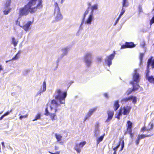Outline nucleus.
<instances>
[{"label":"nucleus","instance_id":"obj_62","mask_svg":"<svg viewBox=\"0 0 154 154\" xmlns=\"http://www.w3.org/2000/svg\"><path fill=\"white\" fill-rule=\"evenodd\" d=\"M91 3H88V6H91Z\"/></svg>","mask_w":154,"mask_h":154},{"label":"nucleus","instance_id":"obj_13","mask_svg":"<svg viewBox=\"0 0 154 154\" xmlns=\"http://www.w3.org/2000/svg\"><path fill=\"white\" fill-rule=\"evenodd\" d=\"M54 14L55 16V20L56 21H60L63 18V16L60 13V10L58 11H54Z\"/></svg>","mask_w":154,"mask_h":154},{"label":"nucleus","instance_id":"obj_38","mask_svg":"<svg viewBox=\"0 0 154 154\" xmlns=\"http://www.w3.org/2000/svg\"><path fill=\"white\" fill-rule=\"evenodd\" d=\"M121 144H122L121 148L120 150L119 151H122L124 147L125 144H124V141L123 140H122Z\"/></svg>","mask_w":154,"mask_h":154},{"label":"nucleus","instance_id":"obj_63","mask_svg":"<svg viewBox=\"0 0 154 154\" xmlns=\"http://www.w3.org/2000/svg\"><path fill=\"white\" fill-rule=\"evenodd\" d=\"M113 154H116V152L115 151H114Z\"/></svg>","mask_w":154,"mask_h":154},{"label":"nucleus","instance_id":"obj_54","mask_svg":"<svg viewBox=\"0 0 154 154\" xmlns=\"http://www.w3.org/2000/svg\"><path fill=\"white\" fill-rule=\"evenodd\" d=\"M139 142L140 141L136 140L135 141V143L136 145H137L139 143Z\"/></svg>","mask_w":154,"mask_h":154},{"label":"nucleus","instance_id":"obj_42","mask_svg":"<svg viewBox=\"0 0 154 154\" xmlns=\"http://www.w3.org/2000/svg\"><path fill=\"white\" fill-rule=\"evenodd\" d=\"M154 23V16L150 20L149 24L151 26L152 24Z\"/></svg>","mask_w":154,"mask_h":154},{"label":"nucleus","instance_id":"obj_22","mask_svg":"<svg viewBox=\"0 0 154 154\" xmlns=\"http://www.w3.org/2000/svg\"><path fill=\"white\" fill-rule=\"evenodd\" d=\"M146 79L150 83L154 84V78L153 76L148 77Z\"/></svg>","mask_w":154,"mask_h":154},{"label":"nucleus","instance_id":"obj_21","mask_svg":"<svg viewBox=\"0 0 154 154\" xmlns=\"http://www.w3.org/2000/svg\"><path fill=\"white\" fill-rule=\"evenodd\" d=\"M104 136L105 134H103L97 139V145L99 144L100 142L102 141L103 140Z\"/></svg>","mask_w":154,"mask_h":154},{"label":"nucleus","instance_id":"obj_59","mask_svg":"<svg viewBox=\"0 0 154 154\" xmlns=\"http://www.w3.org/2000/svg\"><path fill=\"white\" fill-rule=\"evenodd\" d=\"M2 146L3 147L5 148V146L4 145V142H2Z\"/></svg>","mask_w":154,"mask_h":154},{"label":"nucleus","instance_id":"obj_53","mask_svg":"<svg viewBox=\"0 0 154 154\" xmlns=\"http://www.w3.org/2000/svg\"><path fill=\"white\" fill-rule=\"evenodd\" d=\"M121 143V141H119V142L118 143L117 145L116 146H117L118 147H119L120 146Z\"/></svg>","mask_w":154,"mask_h":154},{"label":"nucleus","instance_id":"obj_28","mask_svg":"<svg viewBox=\"0 0 154 154\" xmlns=\"http://www.w3.org/2000/svg\"><path fill=\"white\" fill-rule=\"evenodd\" d=\"M128 6V3L127 2V0H123L122 3V8L127 7Z\"/></svg>","mask_w":154,"mask_h":154},{"label":"nucleus","instance_id":"obj_61","mask_svg":"<svg viewBox=\"0 0 154 154\" xmlns=\"http://www.w3.org/2000/svg\"><path fill=\"white\" fill-rule=\"evenodd\" d=\"M122 15L121 14H120L119 16L118 17H119V18H120L121 16H122Z\"/></svg>","mask_w":154,"mask_h":154},{"label":"nucleus","instance_id":"obj_5","mask_svg":"<svg viewBox=\"0 0 154 154\" xmlns=\"http://www.w3.org/2000/svg\"><path fill=\"white\" fill-rule=\"evenodd\" d=\"M92 57V54L90 53H87L84 56L85 62L88 66H90L91 63L92 61L91 59Z\"/></svg>","mask_w":154,"mask_h":154},{"label":"nucleus","instance_id":"obj_12","mask_svg":"<svg viewBox=\"0 0 154 154\" xmlns=\"http://www.w3.org/2000/svg\"><path fill=\"white\" fill-rule=\"evenodd\" d=\"M137 70L136 69L134 71V74L133 76V81L137 83L139 82L140 79L139 74L137 73Z\"/></svg>","mask_w":154,"mask_h":154},{"label":"nucleus","instance_id":"obj_8","mask_svg":"<svg viewBox=\"0 0 154 154\" xmlns=\"http://www.w3.org/2000/svg\"><path fill=\"white\" fill-rule=\"evenodd\" d=\"M135 45L134 44V42H126L124 45H122L121 46V49H123L127 48H132L134 47Z\"/></svg>","mask_w":154,"mask_h":154},{"label":"nucleus","instance_id":"obj_33","mask_svg":"<svg viewBox=\"0 0 154 154\" xmlns=\"http://www.w3.org/2000/svg\"><path fill=\"white\" fill-rule=\"evenodd\" d=\"M132 90V89H131V88H129L126 92L127 95H128L130 94L132 91H134L133 90Z\"/></svg>","mask_w":154,"mask_h":154},{"label":"nucleus","instance_id":"obj_40","mask_svg":"<svg viewBox=\"0 0 154 154\" xmlns=\"http://www.w3.org/2000/svg\"><path fill=\"white\" fill-rule=\"evenodd\" d=\"M138 12L139 13L143 12L142 8L141 5H139L138 7Z\"/></svg>","mask_w":154,"mask_h":154},{"label":"nucleus","instance_id":"obj_52","mask_svg":"<svg viewBox=\"0 0 154 154\" xmlns=\"http://www.w3.org/2000/svg\"><path fill=\"white\" fill-rule=\"evenodd\" d=\"M120 19V18H119L118 17V18L116 19V23H115V25H116V23H117L119 21Z\"/></svg>","mask_w":154,"mask_h":154},{"label":"nucleus","instance_id":"obj_46","mask_svg":"<svg viewBox=\"0 0 154 154\" xmlns=\"http://www.w3.org/2000/svg\"><path fill=\"white\" fill-rule=\"evenodd\" d=\"M48 152L50 153L51 154H60V151H57L55 152H51L50 151H49Z\"/></svg>","mask_w":154,"mask_h":154},{"label":"nucleus","instance_id":"obj_17","mask_svg":"<svg viewBox=\"0 0 154 154\" xmlns=\"http://www.w3.org/2000/svg\"><path fill=\"white\" fill-rule=\"evenodd\" d=\"M120 106V105L119 103V102L118 100L115 101L114 102L113 104V107L114 110L115 111H116Z\"/></svg>","mask_w":154,"mask_h":154},{"label":"nucleus","instance_id":"obj_36","mask_svg":"<svg viewBox=\"0 0 154 154\" xmlns=\"http://www.w3.org/2000/svg\"><path fill=\"white\" fill-rule=\"evenodd\" d=\"M86 143V142L85 141H84L80 143H78V144L79 145V146L82 148L85 145Z\"/></svg>","mask_w":154,"mask_h":154},{"label":"nucleus","instance_id":"obj_9","mask_svg":"<svg viewBox=\"0 0 154 154\" xmlns=\"http://www.w3.org/2000/svg\"><path fill=\"white\" fill-rule=\"evenodd\" d=\"M116 53L115 51H113V53L107 57V59L105 60V62H107V65L109 66L112 64V61L114 58Z\"/></svg>","mask_w":154,"mask_h":154},{"label":"nucleus","instance_id":"obj_11","mask_svg":"<svg viewBox=\"0 0 154 154\" xmlns=\"http://www.w3.org/2000/svg\"><path fill=\"white\" fill-rule=\"evenodd\" d=\"M32 22L29 21H28L26 24L23 26H21L19 25V26L23 29L25 31L28 32L31 29V26L32 24Z\"/></svg>","mask_w":154,"mask_h":154},{"label":"nucleus","instance_id":"obj_29","mask_svg":"<svg viewBox=\"0 0 154 154\" xmlns=\"http://www.w3.org/2000/svg\"><path fill=\"white\" fill-rule=\"evenodd\" d=\"M89 8L88 7V8L87 10L85 11V12L84 13V17L83 18V20H82V23L83 22V21L84 20L85 17L86 15H87L88 14V13H89Z\"/></svg>","mask_w":154,"mask_h":154},{"label":"nucleus","instance_id":"obj_57","mask_svg":"<svg viewBox=\"0 0 154 154\" xmlns=\"http://www.w3.org/2000/svg\"><path fill=\"white\" fill-rule=\"evenodd\" d=\"M5 116H4L3 115L2 116H1L0 117V120H2V119Z\"/></svg>","mask_w":154,"mask_h":154},{"label":"nucleus","instance_id":"obj_1","mask_svg":"<svg viewBox=\"0 0 154 154\" xmlns=\"http://www.w3.org/2000/svg\"><path fill=\"white\" fill-rule=\"evenodd\" d=\"M60 104L58 103L57 102L55 99H53L51 100L50 105L51 112L48 110V106H47L45 109V112L44 115L46 116H49L51 119L54 121L57 119L56 112L57 111V108L59 106Z\"/></svg>","mask_w":154,"mask_h":154},{"label":"nucleus","instance_id":"obj_44","mask_svg":"<svg viewBox=\"0 0 154 154\" xmlns=\"http://www.w3.org/2000/svg\"><path fill=\"white\" fill-rule=\"evenodd\" d=\"M146 128L145 126H144L142 127V128L140 130V131L142 132H144V131H146Z\"/></svg>","mask_w":154,"mask_h":154},{"label":"nucleus","instance_id":"obj_48","mask_svg":"<svg viewBox=\"0 0 154 154\" xmlns=\"http://www.w3.org/2000/svg\"><path fill=\"white\" fill-rule=\"evenodd\" d=\"M125 9H124L123 8H122V9L121 12V13L120 14L123 15V14H124V13H125Z\"/></svg>","mask_w":154,"mask_h":154},{"label":"nucleus","instance_id":"obj_24","mask_svg":"<svg viewBox=\"0 0 154 154\" xmlns=\"http://www.w3.org/2000/svg\"><path fill=\"white\" fill-rule=\"evenodd\" d=\"M18 42V41H16L15 38L14 37L12 38V43L13 44L14 46V47H15L17 45Z\"/></svg>","mask_w":154,"mask_h":154},{"label":"nucleus","instance_id":"obj_45","mask_svg":"<svg viewBox=\"0 0 154 154\" xmlns=\"http://www.w3.org/2000/svg\"><path fill=\"white\" fill-rule=\"evenodd\" d=\"M28 116V115L27 114H26L24 116H21L20 117L19 119H22L23 118H26Z\"/></svg>","mask_w":154,"mask_h":154},{"label":"nucleus","instance_id":"obj_37","mask_svg":"<svg viewBox=\"0 0 154 154\" xmlns=\"http://www.w3.org/2000/svg\"><path fill=\"white\" fill-rule=\"evenodd\" d=\"M11 10V8H9L8 11H3L4 14L5 15L8 14L10 12Z\"/></svg>","mask_w":154,"mask_h":154},{"label":"nucleus","instance_id":"obj_64","mask_svg":"<svg viewBox=\"0 0 154 154\" xmlns=\"http://www.w3.org/2000/svg\"><path fill=\"white\" fill-rule=\"evenodd\" d=\"M63 0H62L61 2V3H63Z\"/></svg>","mask_w":154,"mask_h":154},{"label":"nucleus","instance_id":"obj_23","mask_svg":"<svg viewBox=\"0 0 154 154\" xmlns=\"http://www.w3.org/2000/svg\"><path fill=\"white\" fill-rule=\"evenodd\" d=\"M96 109L97 108L96 107L91 109L89 110L88 113L91 116L92 114L96 111Z\"/></svg>","mask_w":154,"mask_h":154},{"label":"nucleus","instance_id":"obj_19","mask_svg":"<svg viewBox=\"0 0 154 154\" xmlns=\"http://www.w3.org/2000/svg\"><path fill=\"white\" fill-rule=\"evenodd\" d=\"M93 17V13H91L89 15L88 17V18L86 22L87 24H90L91 23V22L92 21Z\"/></svg>","mask_w":154,"mask_h":154},{"label":"nucleus","instance_id":"obj_30","mask_svg":"<svg viewBox=\"0 0 154 154\" xmlns=\"http://www.w3.org/2000/svg\"><path fill=\"white\" fill-rule=\"evenodd\" d=\"M11 2V0H7L5 4V7H8L10 5Z\"/></svg>","mask_w":154,"mask_h":154},{"label":"nucleus","instance_id":"obj_16","mask_svg":"<svg viewBox=\"0 0 154 154\" xmlns=\"http://www.w3.org/2000/svg\"><path fill=\"white\" fill-rule=\"evenodd\" d=\"M130 83L133 85L132 90H133L134 91L138 90L140 87V86L138 84H137L136 85H135L133 81L130 82Z\"/></svg>","mask_w":154,"mask_h":154},{"label":"nucleus","instance_id":"obj_14","mask_svg":"<svg viewBox=\"0 0 154 154\" xmlns=\"http://www.w3.org/2000/svg\"><path fill=\"white\" fill-rule=\"evenodd\" d=\"M131 107L128 106H124L122 108L123 110V114L124 115H126L129 114L131 109Z\"/></svg>","mask_w":154,"mask_h":154},{"label":"nucleus","instance_id":"obj_2","mask_svg":"<svg viewBox=\"0 0 154 154\" xmlns=\"http://www.w3.org/2000/svg\"><path fill=\"white\" fill-rule=\"evenodd\" d=\"M29 2L26 5L29 13H34L37 9H40L43 7L42 0H28Z\"/></svg>","mask_w":154,"mask_h":154},{"label":"nucleus","instance_id":"obj_51","mask_svg":"<svg viewBox=\"0 0 154 154\" xmlns=\"http://www.w3.org/2000/svg\"><path fill=\"white\" fill-rule=\"evenodd\" d=\"M118 147L116 146L113 148V150H114V151H115L116 152L117 149L118 148Z\"/></svg>","mask_w":154,"mask_h":154},{"label":"nucleus","instance_id":"obj_35","mask_svg":"<svg viewBox=\"0 0 154 154\" xmlns=\"http://www.w3.org/2000/svg\"><path fill=\"white\" fill-rule=\"evenodd\" d=\"M18 53L17 54L15 55V56L12 58L11 60H9L8 61H11L12 60H17L18 58Z\"/></svg>","mask_w":154,"mask_h":154},{"label":"nucleus","instance_id":"obj_7","mask_svg":"<svg viewBox=\"0 0 154 154\" xmlns=\"http://www.w3.org/2000/svg\"><path fill=\"white\" fill-rule=\"evenodd\" d=\"M29 12L25 5L24 7L19 9V15L20 17L26 16L29 14Z\"/></svg>","mask_w":154,"mask_h":154},{"label":"nucleus","instance_id":"obj_32","mask_svg":"<svg viewBox=\"0 0 154 154\" xmlns=\"http://www.w3.org/2000/svg\"><path fill=\"white\" fill-rule=\"evenodd\" d=\"M148 126H150V127L149 128H146V131H150V130L153 129V125L152 123V124H148Z\"/></svg>","mask_w":154,"mask_h":154},{"label":"nucleus","instance_id":"obj_18","mask_svg":"<svg viewBox=\"0 0 154 154\" xmlns=\"http://www.w3.org/2000/svg\"><path fill=\"white\" fill-rule=\"evenodd\" d=\"M78 153H80L81 150V148L79 146L78 143L76 144L74 148Z\"/></svg>","mask_w":154,"mask_h":154},{"label":"nucleus","instance_id":"obj_4","mask_svg":"<svg viewBox=\"0 0 154 154\" xmlns=\"http://www.w3.org/2000/svg\"><path fill=\"white\" fill-rule=\"evenodd\" d=\"M132 123L130 120H128L126 123V129L125 131V132L124 134H129L130 137L132 138L134 135L132 132Z\"/></svg>","mask_w":154,"mask_h":154},{"label":"nucleus","instance_id":"obj_25","mask_svg":"<svg viewBox=\"0 0 154 154\" xmlns=\"http://www.w3.org/2000/svg\"><path fill=\"white\" fill-rule=\"evenodd\" d=\"M138 135L140 137V138L141 139L144 138L146 137H150L151 136H152V135H150V134L146 135V134H139Z\"/></svg>","mask_w":154,"mask_h":154},{"label":"nucleus","instance_id":"obj_55","mask_svg":"<svg viewBox=\"0 0 154 154\" xmlns=\"http://www.w3.org/2000/svg\"><path fill=\"white\" fill-rule=\"evenodd\" d=\"M141 139L140 138V137L139 136H138V137L136 139V140L140 141V140Z\"/></svg>","mask_w":154,"mask_h":154},{"label":"nucleus","instance_id":"obj_58","mask_svg":"<svg viewBox=\"0 0 154 154\" xmlns=\"http://www.w3.org/2000/svg\"><path fill=\"white\" fill-rule=\"evenodd\" d=\"M95 127L96 128H98L99 127V124L98 123H96V125H95Z\"/></svg>","mask_w":154,"mask_h":154},{"label":"nucleus","instance_id":"obj_49","mask_svg":"<svg viewBox=\"0 0 154 154\" xmlns=\"http://www.w3.org/2000/svg\"><path fill=\"white\" fill-rule=\"evenodd\" d=\"M10 112H11V111H7V112H6L3 115L4 116H7L8 115V114H9L10 113Z\"/></svg>","mask_w":154,"mask_h":154},{"label":"nucleus","instance_id":"obj_26","mask_svg":"<svg viewBox=\"0 0 154 154\" xmlns=\"http://www.w3.org/2000/svg\"><path fill=\"white\" fill-rule=\"evenodd\" d=\"M55 136L56 139L57 140V141L58 142L61 140L62 136L60 134H55Z\"/></svg>","mask_w":154,"mask_h":154},{"label":"nucleus","instance_id":"obj_34","mask_svg":"<svg viewBox=\"0 0 154 154\" xmlns=\"http://www.w3.org/2000/svg\"><path fill=\"white\" fill-rule=\"evenodd\" d=\"M91 9L92 10L91 13H92V12L94 10H96L97 9V5L96 4L94 5L91 7Z\"/></svg>","mask_w":154,"mask_h":154},{"label":"nucleus","instance_id":"obj_10","mask_svg":"<svg viewBox=\"0 0 154 154\" xmlns=\"http://www.w3.org/2000/svg\"><path fill=\"white\" fill-rule=\"evenodd\" d=\"M107 118L105 121V122H108L112 119L114 114V111L109 110H108L107 111Z\"/></svg>","mask_w":154,"mask_h":154},{"label":"nucleus","instance_id":"obj_27","mask_svg":"<svg viewBox=\"0 0 154 154\" xmlns=\"http://www.w3.org/2000/svg\"><path fill=\"white\" fill-rule=\"evenodd\" d=\"M41 115L39 113L37 114L35 117V119L32 120L33 121H36L41 119Z\"/></svg>","mask_w":154,"mask_h":154},{"label":"nucleus","instance_id":"obj_60","mask_svg":"<svg viewBox=\"0 0 154 154\" xmlns=\"http://www.w3.org/2000/svg\"><path fill=\"white\" fill-rule=\"evenodd\" d=\"M122 15L121 14H120L119 16L118 17H119V18H120L121 16H122Z\"/></svg>","mask_w":154,"mask_h":154},{"label":"nucleus","instance_id":"obj_6","mask_svg":"<svg viewBox=\"0 0 154 154\" xmlns=\"http://www.w3.org/2000/svg\"><path fill=\"white\" fill-rule=\"evenodd\" d=\"M132 100V103L135 104L137 101V97H136L133 96H131L128 97H125L121 100V101L122 103H125L130 100Z\"/></svg>","mask_w":154,"mask_h":154},{"label":"nucleus","instance_id":"obj_20","mask_svg":"<svg viewBox=\"0 0 154 154\" xmlns=\"http://www.w3.org/2000/svg\"><path fill=\"white\" fill-rule=\"evenodd\" d=\"M46 83L45 81H44L43 82V85H42V87H43L42 90L41 88L39 91V93L40 94L42 92L45 91H46Z\"/></svg>","mask_w":154,"mask_h":154},{"label":"nucleus","instance_id":"obj_56","mask_svg":"<svg viewBox=\"0 0 154 154\" xmlns=\"http://www.w3.org/2000/svg\"><path fill=\"white\" fill-rule=\"evenodd\" d=\"M54 149L56 150H58V147L57 146H54Z\"/></svg>","mask_w":154,"mask_h":154},{"label":"nucleus","instance_id":"obj_15","mask_svg":"<svg viewBox=\"0 0 154 154\" xmlns=\"http://www.w3.org/2000/svg\"><path fill=\"white\" fill-rule=\"evenodd\" d=\"M122 107H121L119 109L117 113L116 114L115 118L119 120L120 119V117L122 115Z\"/></svg>","mask_w":154,"mask_h":154},{"label":"nucleus","instance_id":"obj_3","mask_svg":"<svg viewBox=\"0 0 154 154\" xmlns=\"http://www.w3.org/2000/svg\"><path fill=\"white\" fill-rule=\"evenodd\" d=\"M55 92L57 95L55 97V99L59 100L60 104L64 103L65 99L67 95L66 91L62 92L60 89H58Z\"/></svg>","mask_w":154,"mask_h":154},{"label":"nucleus","instance_id":"obj_41","mask_svg":"<svg viewBox=\"0 0 154 154\" xmlns=\"http://www.w3.org/2000/svg\"><path fill=\"white\" fill-rule=\"evenodd\" d=\"M144 54L143 53H140L139 56V58L140 60L141 61L142 60L143 57L144 56Z\"/></svg>","mask_w":154,"mask_h":154},{"label":"nucleus","instance_id":"obj_43","mask_svg":"<svg viewBox=\"0 0 154 154\" xmlns=\"http://www.w3.org/2000/svg\"><path fill=\"white\" fill-rule=\"evenodd\" d=\"M149 68L147 67V69L146 70V78H147L148 77H149Z\"/></svg>","mask_w":154,"mask_h":154},{"label":"nucleus","instance_id":"obj_31","mask_svg":"<svg viewBox=\"0 0 154 154\" xmlns=\"http://www.w3.org/2000/svg\"><path fill=\"white\" fill-rule=\"evenodd\" d=\"M54 6L55 7L54 11H58L60 10L57 2H55L54 4Z\"/></svg>","mask_w":154,"mask_h":154},{"label":"nucleus","instance_id":"obj_39","mask_svg":"<svg viewBox=\"0 0 154 154\" xmlns=\"http://www.w3.org/2000/svg\"><path fill=\"white\" fill-rule=\"evenodd\" d=\"M90 116H91L88 113L84 118V121H85L87 119H89Z\"/></svg>","mask_w":154,"mask_h":154},{"label":"nucleus","instance_id":"obj_50","mask_svg":"<svg viewBox=\"0 0 154 154\" xmlns=\"http://www.w3.org/2000/svg\"><path fill=\"white\" fill-rule=\"evenodd\" d=\"M104 96L106 98L108 99L109 98L108 95L107 93H105L103 94Z\"/></svg>","mask_w":154,"mask_h":154},{"label":"nucleus","instance_id":"obj_47","mask_svg":"<svg viewBox=\"0 0 154 154\" xmlns=\"http://www.w3.org/2000/svg\"><path fill=\"white\" fill-rule=\"evenodd\" d=\"M102 58L101 57H98L96 59L97 61L98 62H100L102 60Z\"/></svg>","mask_w":154,"mask_h":154}]
</instances>
